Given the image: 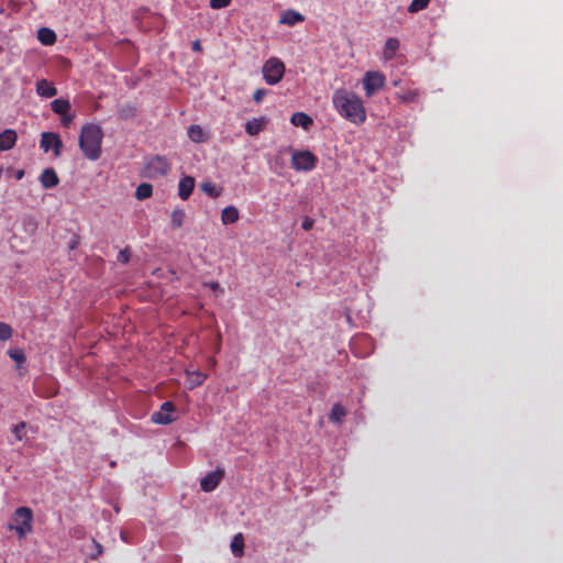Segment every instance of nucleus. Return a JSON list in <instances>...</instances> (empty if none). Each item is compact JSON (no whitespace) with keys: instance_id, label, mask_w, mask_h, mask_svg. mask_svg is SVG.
Returning <instances> with one entry per match:
<instances>
[{"instance_id":"obj_40","label":"nucleus","mask_w":563,"mask_h":563,"mask_svg":"<svg viewBox=\"0 0 563 563\" xmlns=\"http://www.w3.org/2000/svg\"><path fill=\"white\" fill-rule=\"evenodd\" d=\"M10 356L16 362H23L25 360L21 351H14L10 353Z\"/></svg>"},{"instance_id":"obj_26","label":"nucleus","mask_w":563,"mask_h":563,"mask_svg":"<svg viewBox=\"0 0 563 563\" xmlns=\"http://www.w3.org/2000/svg\"><path fill=\"white\" fill-rule=\"evenodd\" d=\"M185 211L183 209H175L170 214V224L173 229H179L183 227L185 221Z\"/></svg>"},{"instance_id":"obj_14","label":"nucleus","mask_w":563,"mask_h":563,"mask_svg":"<svg viewBox=\"0 0 563 563\" xmlns=\"http://www.w3.org/2000/svg\"><path fill=\"white\" fill-rule=\"evenodd\" d=\"M18 140L16 132L12 129H5L0 133V151L11 150Z\"/></svg>"},{"instance_id":"obj_41","label":"nucleus","mask_w":563,"mask_h":563,"mask_svg":"<svg viewBox=\"0 0 563 563\" xmlns=\"http://www.w3.org/2000/svg\"><path fill=\"white\" fill-rule=\"evenodd\" d=\"M206 286H208L213 291H221V292H223V289L221 288V286H220V284L218 282L207 283Z\"/></svg>"},{"instance_id":"obj_45","label":"nucleus","mask_w":563,"mask_h":563,"mask_svg":"<svg viewBox=\"0 0 563 563\" xmlns=\"http://www.w3.org/2000/svg\"><path fill=\"white\" fill-rule=\"evenodd\" d=\"M220 346H221V334L219 333V334H218L217 351H219V350H220Z\"/></svg>"},{"instance_id":"obj_42","label":"nucleus","mask_w":563,"mask_h":563,"mask_svg":"<svg viewBox=\"0 0 563 563\" xmlns=\"http://www.w3.org/2000/svg\"><path fill=\"white\" fill-rule=\"evenodd\" d=\"M191 48H192V51H195V52H201V51H202V46H201L200 41H199V40L195 41V42L192 43V47H191Z\"/></svg>"},{"instance_id":"obj_33","label":"nucleus","mask_w":563,"mask_h":563,"mask_svg":"<svg viewBox=\"0 0 563 563\" xmlns=\"http://www.w3.org/2000/svg\"><path fill=\"white\" fill-rule=\"evenodd\" d=\"M93 551L90 553L91 560H97L103 553V547L96 540L92 539Z\"/></svg>"},{"instance_id":"obj_24","label":"nucleus","mask_w":563,"mask_h":563,"mask_svg":"<svg viewBox=\"0 0 563 563\" xmlns=\"http://www.w3.org/2000/svg\"><path fill=\"white\" fill-rule=\"evenodd\" d=\"M153 194V186L148 183H142L136 187L135 190V198L137 200H144L152 196Z\"/></svg>"},{"instance_id":"obj_37","label":"nucleus","mask_w":563,"mask_h":563,"mask_svg":"<svg viewBox=\"0 0 563 563\" xmlns=\"http://www.w3.org/2000/svg\"><path fill=\"white\" fill-rule=\"evenodd\" d=\"M266 93H267V91L264 88L256 89L255 92L253 93V100L256 103H260L263 101Z\"/></svg>"},{"instance_id":"obj_25","label":"nucleus","mask_w":563,"mask_h":563,"mask_svg":"<svg viewBox=\"0 0 563 563\" xmlns=\"http://www.w3.org/2000/svg\"><path fill=\"white\" fill-rule=\"evenodd\" d=\"M137 109L134 104L128 103L122 104L118 110V115L120 119L128 120L132 119L136 115Z\"/></svg>"},{"instance_id":"obj_35","label":"nucleus","mask_w":563,"mask_h":563,"mask_svg":"<svg viewBox=\"0 0 563 563\" xmlns=\"http://www.w3.org/2000/svg\"><path fill=\"white\" fill-rule=\"evenodd\" d=\"M130 251L128 247H125L124 250H121L118 254V262L122 263V264H126L129 261H130Z\"/></svg>"},{"instance_id":"obj_19","label":"nucleus","mask_w":563,"mask_h":563,"mask_svg":"<svg viewBox=\"0 0 563 563\" xmlns=\"http://www.w3.org/2000/svg\"><path fill=\"white\" fill-rule=\"evenodd\" d=\"M37 40L43 45H53L56 42V34L52 29L41 27L37 31Z\"/></svg>"},{"instance_id":"obj_38","label":"nucleus","mask_w":563,"mask_h":563,"mask_svg":"<svg viewBox=\"0 0 563 563\" xmlns=\"http://www.w3.org/2000/svg\"><path fill=\"white\" fill-rule=\"evenodd\" d=\"M60 115H62V124L66 128H68L75 119V113L69 114L68 112H66V114H60Z\"/></svg>"},{"instance_id":"obj_8","label":"nucleus","mask_w":563,"mask_h":563,"mask_svg":"<svg viewBox=\"0 0 563 563\" xmlns=\"http://www.w3.org/2000/svg\"><path fill=\"white\" fill-rule=\"evenodd\" d=\"M176 411L175 405L172 401H165L161 405L158 411L152 413V421L156 424L166 426L176 420L173 413Z\"/></svg>"},{"instance_id":"obj_30","label":"nucleus","mask_w":563,"mask_h":563,"mask_svg":"<svg viewBox=\"0 0 563 563\" xmlns=\"http://www.w3.org/2000/svg\"><path fill=\"white\" fill-rule=\"evenodd\" d=\"M430 0H412L408 7V12L416 13L423 9H426L429 4Z\"/></svg>"},{"instance_id":"obj_23","label":"nucleus","mask_w":563,"mask_h":563,"mask_svg":"<svg viewBox=\"0 0 563 563\" xmlns=\"http://www.w3.org/2000/svg\"><path fill=\"white\" fill-rule=\"evenodd\" d=\"M345 416L346 410L344 409V407L341 404H334L330 411L329 419L332 422L341 423Z\"/></svg>"},{"instance_id":"obj_12","label":"nucleus","mask_w":563,"mask_h":563,"mask_svg":"<svg viewBox=\"0 0 563 563\" xmlns=\"http://www.w3.org/2000/svg\"><path fill=\"white\" fill-rule=\"evenodd\" d=\"M195 188V178L191 176H184L178 183V196L183 200H187L192 194Z\"/></svg>"},{"instance_id":"obj_11","label":"nucleus","mask_w":563,"mask_h":563,"mask_svg":"<svg viewBox=\"0 0 563 563\" xmlns=\"http://www.w3.org/2000/svg\"><path fill=\"white\" fill-rule=\"evenodd\" d=\"M267 123L268 119L264 115L260 118H253L245 123V132L251 136H255L265 129Z\"/></svg>"},{"instance_id":"obj_5","label":"nucleus","mask_w":563,"mask_h":563,"mask_svg":"<svg viewBox=\"0 0 563 563\" xmlns=\"http://www.w3.org/2000/svg\"><path fill=\"white\" fill-rule=\"evenodd\" d=\"M318 157L308 150H296L291 155V166L297 172H310L316 168Z\"/></svg>"},{"instance_id":"obj_29","label":"nucleus","mask_w":563,"mask_h":563,"mask_svg":"<svg viewBox=\"0 0 563 563\" xmlns=\"http://www.w3.org/2000/svg\"><path fill=\"white\" fill-rule=\"evenodd\" d=\"M187 134H188V137L192 142L198 143V142H202V140H203V130L201 129L200 125H196V124L190 125L188 128Z\"/></svg>"},{"instance_id":"obj_27","label":"nucleus","mask_w":563,"mask_h":563,"mask_svg":"<svg viewBox=\"0 0 563 563\" xmlns=\"http://www.w3.org/2000/svg\"><path fill=\"white\" fill-rule=\"evenodd\" d=\"M396 96L402 103H411L418 101L420 93L417 89H410Z\"/></svg>"},{"instance_id":"obj_18","label":"nucleus","mask_w":563,"mask_h":563,"mask_svg":"<svg viewBox=\"0 0 563 563\" xmlns=\"http://www.w3.org/2000/svg\"><path fill=\"white\" fill-rule=\"evenodd\" d=\"M239 218H240L239 210L233 206L225 207L222 210L221 221L225 225L235 223L239 220Z\"/></svg>"},{"instance_id":"obj_2","label":"nucleus","mask_w":563,"mask_h":563,"mask_svg":"<svg viewBox=\"0 0 563 563\" xmlns=\"http://www.w3.org/2000/svg\"><path fill=\"white\" fill-rule=\"evenodd\" d=\"M103 131L100 125L86 123L82 125L79 135V147L89 161H97L101 156V143Z\"/></svg>"},{"instance_id":"obj_43","label":"nucleus","mask_w":563,"mask_h":563,"mask_svg":"<svg viewBox=\"0 0 563 563\" xmlns=\"http://www.w3.org/2000/svg\"><path fill=\"white\" fill-rule=\"evenodd\" d=\"M24 174H25V173H24V169H18V170L15 172V175H14V176H15V179H16V180H21V179L24 177Z\"/></svg>"},{"instance_id":"obj_15","label":"nucleus","mask_w":563,"mask_h":563,"mask_svg":"<svg viewBox=\"0 0 563 563\" xmlns=\"http://www.w3.org/2000/svg\"><path fill=\"white\" fill-rule=\"evenodd\" d=\"M303 21H305V16L301 13H299L295 10H291V9L284 11L279 19L280 24H285V25H289V26H292V25L303 22Z\"/></svg>"},{"instance_id":"obj_28","label":"nucleus","mask_w":563,"mask_h":563,"mask_svg":"<svg viewBox=\"0 0 563 563\" xmlns=\"http://www.w3.org/2000/svg\"><path fill=\"white\" fill-rule=\"evenodd\" d=\"M187 376H188V379L190 382V387L194 388V387H197L201 384H203V382L207 379V375L201 373V372H197V371H192V372H187Z\"/></svg>"},{"instance_id":"obj_16","label":"nucleus","mask_w":563,"mask_h":563,"mask_svg":"<svg viewBox=\"0 0 563 563\" xmlns=\"http://www.w3.org/2000/svg\"><path fill=\"white\" fill-rule=\"evenodd\" d=\"M36 92L41 97L52 98L57 95V89L48 80L41 79L36 82Z\"/></svg>"},{"instance_id":"obj_17","label":"nucleus","mask_w":563,"mask_h":563,"mask_svg":"<svg viewBox=\"0 0 563 563\" xmlns=\"http://www.w3.org/2000/svg\"><path fill=\"white\" fill-rule=\"evenodd\" d=\"M290 122L295 126H301L305 130H308L313 124L311 117L305 112H295L290 118Z\"/></svg>"},{"instance_id":"obj_20","label":"nucleus","mask_w":563,"mask_h":563,"mask_svg":"<svg viewBox=\"0 0 563 563\" xmlns=\"http://www.w3.org/2000/svg\"><path fill=\"white\" fill-rule=\"evenodd\" d=\"M399 48V41L396 37L387 38L384 47V58L390 60Z\"/></svg>"},{"instance_id":"obj_22","label":"nucleus","mask_w":563,"mask_h":563,"mask_svg":"<svg viewBox=\"0 0 563 563\" xmlns=\"http://www.w3.org/2000/svg\"><path fill=\"white\" fill-rule=\"evenodd\" d=\"M231 551L236 558H241L244 554V538L242 533L234 536L231 542Z\"/></svg>"},{"instance_id":"obj_1","label":"nucleus","mask_w":563,"mask_h":563,"mask_svg":"<svg viewBox=\"0 0 563 563\" xmlns=\"http://www.w3.org/2000/svg\"><path fill=\"white\" fill-rule=\"evenodd\" d=\"M332 103L336 112L345 120L361 125L366 120V110L362 99L353 91L336 89L332 95Z\"/></svg>"},{"instance_id":"obj_10","label":"nucleus","mask_w":563,"mask_h":563,"mask_svg":"<svg viewBox=\"0 0 563 563\" xmlns=\"http://www.w3.org/2000/svg\"><path fill=\"white\" fill-rule=\"evenodd\" d=\"M224 477V470L218 467L216 471L208 473L200 481V488L206 493L213 492L222 478Z\"/></svg>"},{"instance_id":"obj_44","label":"nucleus","mask_w":563,"mask_h":563,"mask_svg":"<svg viewBox=\"0 0 563 563\" xmlns=\"http://www.w3.org/2000/svg\"><path fill=\"white\" fill-rule=\"evenodd\" d=\"M77 245H78V240H77V239H74V240L70 242L69 247H70L71 250H74V249H76V247H77Z\"/></svg>"},{"instance_id":"obj_7","label":"nucleus","mask_w":563,"mask_h":563,"mask_svg":"<svg viewBox=\"0 0 563 563\" xmlns=\"http://www.w3.org/2000/svg\"><path fill=\"white\" fill-rule=\"evenodd\" d=\"M365 95L372 97L385 85V76L379 71H367L363 78Z\"/></svg>"},{"instance_id":"obj_36","label":"nucleus","mask_w":563,"mask_h":563,"mask_svg":"<svg viewBox=\"0 0 563 563\" xmlns=\"http://www.w3.org/2000/svg\"><path fill=\"white\" fill-rule=\"evenodd\" d=\"M232 0H210V7L212 9H222L228 7Z\"/></svg>"},{"instance_id":"obj_6","label":"nucleus","mask_w":563,"mask_h":563,"mask_svg":"<svg viewBox=\"0 0 563 563\" xmlns=\"http://www.w3.org/2000/svg\"><path fill=\"white\" fill-rule=\"evenodd\" d=\"M170 169L168 159L164 156H153L145 164V174L150 178H158L167 175Z\"/></svg>"},{"instance_id":"obj_9","label":"nucleus","mask_w":563,"mask_h":563,"mask_svg":"<svg viewBox=\"0 0 563 563\" xmlns=\"http://www.w3.org/2000/svg\"><path fill=\"white\" fill-rule=\"evenodd\" d=\"M40 147L47 153L53 150L55 156H59L62 153L63 142L57 133L43 132L41 134Z\"/></svg>"},{"instance_id":"obj_32","label":"nucleus","mask_w":563,"mask_h":563,"mask_svg":"<svg viewBox=\"0 0 563 563\" xmlns=\"http://www.w3.org/2000/svg\"><path fill=\"white\" fill-rule=\"evenodd\" d=\"M12 336V328L4 322H0V341H7Z\"/></svg>"},{"instance_id":"obj_34","label":"nucleus","mask_w":563,"mask_h":563,"mask_svg":"<svg viewBox=\"0 0 563 563\" xmlns=\"http://www.w3.org/2000/svg\"><path fill=\"white\" fill-rule=\"evenodd\" d=\"M202 190L211 197H218L220 192L217 190L216 186L211 183H203L201 185Z\"/></svg>"},{"instance_id":"obj_31","label":"nucleus","mask_w":563,"mask_h":563,"mask_svg":"<svg viewBox=\"0 0 563 563\" xmlns=\"http://www.w3.org/2000/svg\"><path fill=\"white\" fill-rule=\"evenodd\" d=\"M25 428H26V422H24V421H21L18 424L12 427V433L14 434V438L16 441H22L24 439Z\"/></svg>"},{"instance_id":"obj_4","label":"nucleus","mask_w":563,"mask_h":563,"mask_svg":"<svg viewBox=\"0 0 563 563\" xmlns=\"http://www.w3.org/2000/svg\"><path fill=\"white\" fill-rule=\"evenodd\" d=\"M263 77L266 84H278L285 74V64L277 57L268 58L263 65Z\"/></svg>"},{"instance_id":"obj_3","label":"nucleus","mask_w":563,"mask_h":563,"mask_svg":"<svg viewBox=\"0 0 563 563\" xmlns=\"http://www.w3.org/2000/svg\"><path fill=\"white\" fill-rule=\"evenodd\" d=\"M15 525H9L10 530H15L20 538H24L32 531L33 511L29 507H19L14 510Z\"/></svg>"},{"instance_id":"obj_13","label":"nucleus","mask_w":563,"mask_h":563,"mask_svg":"<svg viewBox=\"0 0 563 563\" xmlns=\"http://www.w3.org/2000/svg\"><path fill=\"white\" fill-rule=\"evenodd\" d=\"M40 181L43 188L49 189L58 185L59 178L55 169L45 168L40 176Z\"/></svg>"},{"instance_id":"obj_39","label":"nucleus","mask_w":563,"mask_h":563,"mask_svg":"<svg viewBox=\"0 0 563 563\" xmlns=\"http://www.w3.org/2000/svg\"><path fill=\"white\" fill-rule=\"evenodd\" d=\"M313 223L314 221L310 218H306L302 223H301V228L305 230V231H309L312 227H313Z\"/></svg>"},{"instance_id":"obj_21","label":"nucleus","mask_w":563,"mask_h":563,"mask_svg":"<svg viewBox=\"0 0 563 563\" xmlns=\"http://www.w3.org/2000/svg\"><path fill=\"white\" fill-rule=\"evenodd\" d=\"M51 108L56 114H66L71 109V104L67 99H55L51 102Z\"/></svg>"}]
</instances>
